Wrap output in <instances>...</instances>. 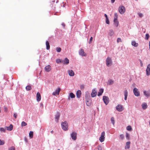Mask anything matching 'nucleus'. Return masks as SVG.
<instances>
[{"label": "nucleus", "instance_id": "15", "mask_svg": "<svg viewBox=\"0 0 150 150\" xmlns=\"http://www.w3.org/2000/svg\"><path fill=\"white\" fill-rule=\"evenodd\" d=\"M51 70V66L49 65H48L47 66H46L45 67V71L47 72H49Z\"/></svg>", "mask_w": 150, "mask_h": 150}, {"label": "nucleus", "instance_id": "39", "mask_svg": "<svg viewBox=\"0 0 150 150\" xmlns=\"http://www.w3.org/2000/svg\"><path fill=\"white\" fill-rule=\"evenodd\" d=\"M111 123L113 124V125H114L115 123V121L114 117H112L111 118Z\"/></svg>", "mask_w": 150, "mask_h": 150}, {"label": "nucleus", "instance_id": "44", "mask_svg": "<svg viewBox=\"0 0 150 150\" xmlns=\"http://www.w3.org/2000/svg\"><path fill=\"white\" fill-rule=\"evenodd\" d=\"M118 18V15L117 13H115L114 14V19H117Z\"/></svg>", "mask_w": 150, "mask_h": 150}, {"label": "nucleus", "instance_id": "4", "mask_svg": "<svg viewBox=\"0 0 150 150\" xmlns=\"http://www.w3.org/2000/svg\"><path fill=\"white\" fill-rule=\"evenodd\" d=\"M119 11L120 13L123 14L125 11V8L123 6H121L119 8Z\"/></svg>", "mask_w": 150, "mask_h": 150}, {"label": "nucleus", "instance_id": "16", "mask_svg": "<svg viewBox=\"0 0 150 150\" xmlns=\"http://www.w3.org/2000/svg\"><path fill=\"white\" fill-rule=\"evenodd\" d=\"M108 34L110 37L114 36V32L113 30L112 29L109 30Z\"/></svg>", "mask_w": 150, "mask_h": 150}, {"label": "nucleus", "instance_id": "10", "mask_svg": "<svg viewBox=\"0 0 150 150\" xmlns=\"http://www.w3.org/2000/svg\"><path fill=\"white\" fill-rule=\"evenodd\" d=\"M116 108L119 112H121L123 110L122 106L121 105H118L116 107Z\"/></svg>", "mask_w": 150, "mask_h": 150}, {"label": "nucleus", "instance_id": "13", "mask_svg": "<svg viewBox=\"0 0 150 150\" xmlns=\"http://www.w3.org/2000/svg\"><path fill=\"white\" fill-rule=\"evenodd\" d=\"M144 95L147 98H148L150 96V91H144L143 92Z\"/></svg>", "mask_w": 150, "mask_h": 150}, {"label": "nucleus", "instance_id": "9", "mask_svg": "<svg viewBox=\"0 0 150 150\" xmlns=\"http://www.w3.org/2000/svg\"><path fill=\"white\" fill-rule=\"evenodd\" d=\"M146 74L148 76L150 75V64L147 65L146 70Z\"/></svg>", "mask_w": 150, "mask_h": 150}, {"label": "nucleus", "instance_id": "43", "mask_svg": "<svg viewBox=\"0 0 150 150\" xmlns=\"http://www.w3.org/2000/svg\"><path fill=\"white\" fill-rule=\"evenodd\" d=\"M138 14L139 15V16L140 18H142V17H143V14L140 13H138Z\"/></svg>", "mask_w": 150, "mask_h": 150}, {"label": "nucleus", "instance_id": "56", "mask_svg": "<svg viewBox=\"0 0 150 150\" xmlns=\"http://www.w3.org/2000/svg\"><path fill=\"white\" fill-rule=\"evenodd\" d=\"M112 3H113L115 2V0H111Z\"/></svg>", "mask_w": 150, "mask_h": 150}, {"label": "nucleus", "instance_id": "35", "mask_svg": "<svg viewBox=\"0 0 150 150\" xmlns=\"http://www.w3.org/2000/svg\"><path fill=\"white\" fill-rule=\"evenodd\" d=\"M56 62L57 64H59L60 63H62V59H57L56 60Z\"/></svg>", "mask_w": 150, "mask_h": 150}, {"label": "nucleus", "instance_id": "24", "mask_svg": "<svg viewBox=\"0 0 150 150\" xmlns=\"http://www.w3.org/2000/svg\"><path fill=\"white\" fill-rule=\"evenodd\" d=\"M130 142H127L126 143L125 146V149H129L130 148Z\"/></svg>", "mask_w": 150, "mask_h": 150}, {"label": "nucleus", "instance_id": "7", "mask_svg": "<svg viewBox=\"0 0 150 150\" xmlns=\"http://www.w3.org/2000/svg\"><path fill=\"white\" fill-rule=\"evenodd\" d=\"M105 135V132H103L101 134V136L99 138V140L101 142H103L104 141L105 137L104 136Z\"/></svg>", "mask_w": 150, "mask_h": 150}, {"label": "nucleus", "instance_id": "22", "mask_svg": "<svg viewBox=\"0 0 150 150\" xmlns=\"http://www.w3.org/2000/svg\"><path fill=\"white\" fill-rule=\"evenodd\" d=\"M68 73L69 75L71 76H74V73L73 71L72 70H69L68 71Z\"/></svg>", "mask_w": 150, "mask_h": 150}, {"label": "nucleus", "instance_id": "11", "mask_svg": "<svg viewBox=\"0 0 150 150\" xmlns=\"http://www.w3.org/2000/svg\"><path fill=\"white\" fill-rule=\"evenodd\" d=\"M79 54L80 55L82 56H86V55L84 52L83 50L82 49H81L79 51Z\"/></svg>", "mask_w": 150, "mask_h": 150}, {"label": "nucleus", "instance_id": "2", "mask_svg": "<svg viewBox=\"0 0 150 150\" xmlns=\"http://www.w3.org/2000/svg\"><path fill=\"white\" fill-rule=\"evenodd\" d=\"M106 66L108 67L111 66L112 64V61L110 57H108L106 60Z\"/></svg>", "mask_w": 150, "mask_h": 150}, {"label": "nucleus", "instance_id": "54", "mask_svg": "<svg viewBox=\"0 0 150 150\" xmlns=\"http://www.w3.org/2000/svg\"><path fill=\"white\" fill-rule=\"evenodd\" d=\"M4 109L5 111L6 112L7 111L8 109H7V108L6 107L4 106Z\"/></svg>", "mask_w": 150, "mask_h": 150}, {"label": "nucleus", "instance_id": "23", "mask_svg": "<svg viewBox=\"0 0 150 150\" xmlns=\"http://www.w3.org/2000/svg\"><path fill=\"white\" fill-rule=\"evenodd\" d=\"M114 25L115 26L117 27L118 26L119 22L118 21H117V19H114Z\"/></svg>", "mask_w": 150, "mask_h": 150}, {"label": "nucleus", "instance_id": "45", "mask_svg": "<svg viewBox=\"0 0 150 150\" xmlns=\"http://www.w3.org/2000/svg\"><path fill=\"white\" fill-rule=\"evenodd\" d=\"M149 36L148 34H146L145 39L146 40H148L149 38Z\"/></svg>", "mask_w": 150, "mask_h": 150}, {"label": "nucleus", "instance_id": "47", "mask_svg": "<svg viewBox=\"0 0 150 150\" xmlns=\"http://www.w3.org/2000/svg\"><path fill=\"white\" fill-rule=\"evenodd\" d=\"M4 144V142L3 141H1L0 139V145H3Z\"/></svg>", "mask_w": 150, "mask_h": 150}, {"label": "nucleus", "instance_id": "50", "mask_svg": "<svg viewBox=\"0 0 150 150\" xmlns=\"http://www.w3.org/2000/svg\"><path fill=\"white\" fill-rule=\"evenodd\" d=\"M92 39H93V37H91V38L90 39L89 41V44H90L91 43L92 41Z\"/></svg>", "mask_w": 150, "mask_h": 150}, {"label": "nucleus", "instance_id": "28", "mask_svg": "<svg viewBox=\"0 0 150 150\" xmlns=\"http://www.w3.org/2000/svg\"><path fill=\"white\" fill-rule=\"evenodd\" d=\"M104 16L106 18V23L107 24H109L110 22L107 15L105 14H104Z\"/></svg>", "mask_w": 150, "mask_h": 150}, {"label": "nucleus", "instance_id": "30", "mask_svg": "<svg viewBox=\"0 0 150 150\" xmlns=\"http://www.w3.org/2000/svg\"><path fill=\"white\" fill-rule=\"evenodd\" d=\"M75 97V95L72 93H71L69 95V97L72 98H74Z\"/></svg>", "mask_w": 150, "mask_h": 150}, {"label": "nucleus", "instance_id": "52", "mask_svg": "<svg viewBox=\"0 0 150 150\" xmlns=\"http://www.w3.org/2000/svg\"><path fill=\"white\" fill-rule=\"evenodd\" d=\"M98 150H102V147L101 146H99L98 147Z\"/></svg>", "mask_w": 150, "mask_h": 150}, {"label": "nucleus", "instance_id": "5", "mask_svg": "<svg viewBox=\"0 0 150 150\" xmlns=\"http://www.w3.org/2000/svg\"><path fill=\"white\" fill-rule=\"evenodd\" d=\"M133 91L135 96H140V94L139 92L138 91V89L137 88H134Z\"/></svg>", "mask_w": 150, "mask_h": 150}, {"label": "nucleus", "instance_id": "32", "mask_svg": "<svg viewBox=\"0 0 150 150\" xmlns=\"http://www.w3.org/2000/svg\"><path fill=\"white\" fill-rule=\"evenodd\" d=\"M125 137H126V139L127 140H129L130 135H129V134L127 132L126 133Z\"/></svg>", "mask_w": 150, "mask_h": 150}, {"label": "nucleus", "instance_id": "34", "mask_svg": "<svg viewBox=\"0 0 150 150\" xmlns=\"http://www.w3.org/2000/svg\"><path fill=\"white\" fill-rule=\"evenodd\" d=\"M33 132L32 131H30L29 133V135L30 138H32L33 136Z\"/></svg>", "mask_w": 150, "mask_h": 150}, {"label": "nucleus", "instance_id": "33", "mask_svg": "<svg viewBox=\"0 0 150 150\" xmlns=\"http://www.w3.org/2000/svg\"><path fill=\"white\" fill-rule=\"evenodd\" d=\"M114 81L112 79H109L108 80V84L110 85H111L113 83Z\"/></svg>", "mask_w": 150, "mask_h": 150}, {"label": "nucleus", "instance_id": "3", "mask_svg": "<svg viewBox=\"0 0 150 150\" xmlns=\"http://www.w3.org/2000/svg\"><path fill=\"white\" fill-rule=\"evenodd\" d=\"M77 133L75 132H72L70 133V135L72 139L74 141L76 140L77 139Z\"/></svg>", "mask_w": 150, "mask_h": 150}, {"label": "nucleus", "instance_id": "26", "mask_svg": "<svg viewBox=\"0 0 150 150\" xmlns=\"http://www.w3.org/2000/svg\"><path fill=\"white\" fill-rule=\"evenodd\" d=\"M128 95V92L127 90H125L124 91V99L125 100H127V97Z\"/></svg>", "mask_w": 150, "mask_h": 150}, {"label": "nucleus", "instance_id": "37", "mask_svg": "<svg viewBox=\"0 0 150 150\" xmlns=\"http://www.w3.org/2000/svg\"><path fill=\"white\" fill-rule=\"evenodd\" d=\"M120 138L122 139L123 140L125 138V136L123 134H121L120 135Z\"/></svg>", "mask_w": 150, "mask_h": 150}, {"label": "nucleus", "instance_id": "1", "mask_svg": "<svg viewBox=\"0 0 150 150\" xmlns=\"http://www.w3.org/2000/svg\"><path fill=\"white\" fill-rule=\"evenodd\" d=\"M61 125L62 129L66 131L68 129V125L66 121L62 122L61 123Z\"/></svg>", "mask_w": 150, "mask_h": 150}, {"label": "nucleus", "instance_id": "27", "mask_svg": "<svg viewBox=\"0 0 150 150\" xmlns=\"http://www.w3.org/2000/svg\"><path fill=\"white\" fill-rule=\"evenodd\" d=\"M142 108L143 109H145L147 107V105L146 103H144L142 104Z\"/></svg>", "mask_w": 150, "mask_h": 150}, {"label": "nucleus", "instance_id": "57", "mask_svg": "<svg viewBox=\"0 0 150 150\" xmlns=\"http://www.w3.org/2000/svg\"><path fill=\"white\" fill-rule=\"evenodd\" d=\"M25 141L27 142V139H26V138H25Z\"/></svg>", "mask_w": 150, "mask_h": 150}, {"label": "nucleus", "instance_id": "25", "mask_svg": "<svg viewBox=\"0 0 150 150\" xmlns=\"http://www.w3.org/2000/svg\"><path fill=\"white\" fill-rule=\"evenodd\" d=\"M132 45L134 47H136L138 46V43H136L135 41H133L132 42Z\"/></svg>", "mask_w": 150, "mask_h": 150}, {"label": "nucleus", "instance_id": "20", "mask_svg": "<svg viewBox=\"0 0 150 150\" xmlns=\"http://www.w3.org/2000/svg\"><path fill=\"white\" fill-rule=\"evenodd\" d=\"M59 117V112H57L55 116V120L57 122H58Z\"/></svg>", "mask_w": 150, "mask_h": 150}, {"label": "nucleus", "instance_id": "29", "mask_svg": "<svg viewBox=\"0 0 150 150\" xmlns=\"http://www.w3.org/2000/svg\"><path fill=\"white\" fill-rule=\"evenodd\" d=\"M91 101L90 100H87L86 102V103L87 106H90L91 105Z\"/></svg>", "mask_w": 150, "mask_h": 150}, {"label": "nucleus", "instance_id": "18", "mask_svg": "<svg viewBox=\"0 0 150 150\" xmlns=\"http://www.w3.org/2000/svg\"><path fill=\"white\" fill-rule=\"evenodd\" d=\"M81 92L80 90H79L77 91L76 93V96L77 98H79L81 97Z\"/></svg>", "mask_w": 150, "mask_h": 150}, {"label": "nucleus", "instance_id": "49", "mask_svg": "<svg viewBox=\"0 0 150 150\" xmlns=\"http://www.w3.org/2000/svg\"><path fill=\"white\" fill-rule=\"evenodd\" d=\"M139 62H140L141 66V67H142L143 65V63H142V61L140 59H139Z\"/></svg>", "mask_w": 150, "mask_h": 150}, {"label": "nucleus", "instance_id": "53", "mask_svg": "<svg viewBox=\"0 0 150 150\" xmlns=\"http://www.w3.org/2000/svg\"><path fill=\"white\" fill-rule=\"evenodd\" d=\"M13 116L15 118H16L17 117V114L16 113H14L13 115Z\"/></svg>", "mask_w": 150, "mask_h": 150}, {"label": "nucleus", "instance_id": "58", "mask_svg": "<svg viewBox=\"0 0 150 150\" xmlns=\"http://www.w3.org/2000/svg\"><path fill=\"white\" fill-rule=\"evenodd\" d=\"M53 132V130H52L51 131V132H50L51 133H52Z\"/></svg>", "mask_w": 150, "mask_h": 150}, {"label": "nucleus", "instance_id": "14", "mask_svg": "<svg viewBox=\"0 0 150 150\" xmlns=\"http://www.w3.org/2000/svg\"><path fill=\"white\" fill-rule=\"evenodd\" d=\"M69 60L67 58H65L64 60H62V63L64 64H68L69 63Z\"/></svg>", "mask_w": 150, "mask_h": 150}, {"label": "nucleus", "instance_id": "38", "mask_svg": "<svg viewBox=\"0 0 150 150\" xmlns=\"http://www.w3.org/2000/svg\"><path fill=\"white\" fill-rule=\"evenodd\" d=\"M27 123L24 121H23L21 122V126L22 127L25 126L27 125Z\"/></svg>", "mask_w": 150, "mask_h": 150}, {"label": "nucleus", "instance_id": "6", "mask_svg": "<svg viewBox=\"0 0 150 150\" xmlns=\"http://www.w3.org/2000/svg\"><path fill=\"white\" fill-rule=\"evenodd\" d=\"M103 100L106 105H107L109 102V98L106 96H103Z\"/></svg>", "mask_w": 150, "mask_h": 150}, {"label": "nucleus", "instance_id": "40", "mask_svg": "<svg viewBox=\"0 0 150 150\" xmlns=\"http://www.w3.org/2000/svg\"><path fill=\"white\" fill-rule=\"evenodd\" d=\"M127 129L128 130L130 131L132 129V128L129 125L127 127Z\"/></svg>", "mask_w": 150, "mask_h": 150}, {"label": "nucleus", "instance_id": "51", "mask_svg": "<svg viewBox=\"0 0 150 150\" xmlns=\"http://www.w3.org/2000/svg\"><path fill=\"white\" fill-rule=\"evenodd\" d=\"M80 87L81 89H83L84 88V85H81L80 86Z\"/></svg>", "mask_w": 150, "mask_h": 150}, {"label": "nucleus", "instance_id": "8", "mask_svg": "<svg viewBox=\"0 0 150 150\" xmlns=\"http://www.w3.org/2000/svg\"><path fill=\"white\" fill-rule=\"evenodd\" d=\"M97 94V92L96 91V88L93 89L91 94V96L93 98L94 97L96 96Z\"/></svg>", "mask_w": 150, "mask_h": 150}, {"label": "nucleus", "instance_id": "42", "mask_svg": "<svg viewBox=\"0 0 150 150\" xmlns=\"http://www.w3.org/2000/svg\"><path fill=\"white\" fill-rule=\"evenodd\" d=\"M56 50L57 52H59L61 51V49L60 47H58L57 48Z\"/></svg>", "mask_w": 150, "mask_h": 150}, {"label": "nucleus", "instance_id": "17", "mask_svg": "<svg viewBox=\"0 0 150 150\" xmlns=\"http://www.w3.org/2000/svg\"><path fill=\"white\" fill-rule=\"evenodd\" d=\"M37 100L38 101H39L41 98V96L39 92H38L36 95Z\"/></svg>", "mask_w": 150, "mask_h": 150}, {"label": "nucleus", "instance_id": "55", "mask_svg": "<svg viewBox=\"0 0 150 150\" xmlns=\"http://www.w3.org/2000/svg\"><path fill=\"white\" fill-rule=\"evenodd\" d=\"M62 25L64 27L65 26V25L64 24V23H62Z\"/></svg>", "mask_w": 150, "mask_h": 150}, {"label": "nucleus", "instance_id": "48", "mask_svg": "<svg viewBox=\"0 0 150 150\" xmlns=\"http://www.w3.org/2000/svg\"><path fill=\"white\" fill-rule=\"evenodd\" d=\"M117 42L118 43L120 42H121V40L120 38H118L117 40Z\"/></svg>", "mask_w": 150, "mask_h": 150}, {"label": "nucleus", "instance_id": "59", "mask_svg": "<svg viewBox=\"0 0 150 150\" xmlns=\"http://www.w3.org/2000/svg\"><path fill=\"white\" fill-rule=\"evenodd\" d=\"M57 150H60L59 149H58Z\"/></svg>", "mask_w": 150, "mask_h": 150}, {"label": "nucleus", "instance_id": "12", "mask_svg": "<svg viewBox=\"0 0 150 150\" xmlns=\"http://www.w3.org/2000/svg\"><path fill=\"white\" fill-rule=\"evenodd\" d=\"M60 91V88H58L56 90L55 92H53L52 94V95L56 96L57 95H59Z\"/></svg>", "mask_w": 150, "mask_h": 150}, {"label": "nucleus", "instance_id": "41", "mask_svg": "<svg viewBox=\"0 0 150 150\" xmlns=\"http://www.w3.org/2000/svg\"><path fill=\"white\" fill-rule=\"evenodd\" d=\"M6 128H5V127L4 128L3 127L1 128H0V131H2L4 132H6Z\"/></svg>", "mask_w": 150, "mask_h": 150}, {"label": "nucleus", "instance_id": "21", "mask_svg": "<svg viewBox=\"0 0 150 150\" xmlns=\"http://www.w3.org/2000/svg\"><path fill=\"white\" fill-rule=\"evenodd\" d=\"M104 91V90L103 88H101L99 89V91L98 92V96H100L102 95Z\"/></svg>", "mask_w": 150, "mask_h": 150}, {"label": "nucleus", "instance_id": "31", "mask_svg": "<svg viewBox=\"0 0 150 150\" xmlns=\"http://www.w3.org/2000/svg\"><path fill=\"white\" fill-rule=\"evenodd\" d=\"M46 49L47 50H49L50 48V45L48 41H46Z\"/></svg>", "mask_w": 150, "mask_h": 150}, {"label": "nucleus", "instance_id": "36", "mask_svg": "<svg viewBox=\"0 0 150 150\" xmlns=\"http://www.w3.org/2000/svg\"><path fill=\"white\" fill-rule=\"evenodd\" d=\"M26 89L27 91L30 90L31 89V86H28L26 87Z\"/></svg>", "mask_w": 150, "mask_h": 150}, {"label": "nucleus", "instance_id": "19", "mask_svg": "<svg viewBox=\"0 0 150 150\" xmlns=\"http://www.w3.org/2000/svg\"><path fill=\"white\" fill-rule=\"evenodd\" d=\"M5 128H6L8 131H11L13 129V126L12 124H11L9 127H6Z\"/></svg>", "mask_w": 150, "mask_h": 150}, {"label": "nucleus", "instance_id": "46", "mask_svg": "<svg viewBox=\"0 0 150 150\" xmlns=\"http://www.w3.org/2000/svg\"><path fill=\"white\" fill-rule=\"evenodd\" d=\"M8 150H15V149L14 146H12L9 148L8 149Z\"/></svg>", "mask_w": 150, "mask_h": 150}]
</instances>
